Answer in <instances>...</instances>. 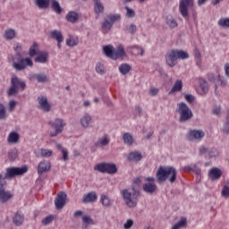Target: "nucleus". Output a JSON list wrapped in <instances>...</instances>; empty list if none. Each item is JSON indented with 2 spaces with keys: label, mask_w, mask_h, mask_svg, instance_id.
Returning <instances> with one entry per match:
<instances>
[{
  "label": "nucleus",
  "mask_w": 229,
  "mask_h": 229,
  "mask_svg": "<svg viewBox=\"0 0 229 229\" xmlns=\"http://www.w3.org/2000/svg\"><path fill=\"white\" fill-rule=\"evenodd\" d=\"M176 60H178L176 49H172L166 53L165 62L169 67H174V65L177 64Z\"/></svg>",
  "instance_id": "4468645a"
},
{
  "label": "nucleus",
  "mask_w": 229,
  "mask_h": 229,
  "mask_svg": "<svg viewBox=\"0 0 229 229\" xmlns=\"http://www.w3.org/2000/svg\"><path fill=\"white\" fill-rule=\"evenodd\" d=\"M148 94L149 96H157V94H158V89L157 88H150V89L148 90Z\"/></svg>",
  "instance_id": "e2e57ef3"
},
{
  "label": "nucleus",
  "mask_w": 229,
  "mask_h": 229,
  "mask_svg": "<svg viewBox=\"0 0 229 229\" xmlns=\"http://www.w3.org/2000/svg\"><path fill=\"white\" fill-rule=\"evenodd\" d=\"M28 79L30 81H38V83H47V81H49V76L45 72L30 73Z\"/></svg>",
  "instance_id": "f8f14e48"
},
{
  "label": "nucleus",
  "mask_w": 229,
  "mask_h": 229,
  "mask_svg": "<svg viewBox=\"0 0 229 229\" xmlns=\"http://www.w3.org/2000/svg\"><path fill=\"white\" fill-rule=\"evenodd\" d=\"M7 157L10 162H15L17 157H19V150L17 148H12L8 151Z\"/></svg>",
  "instance_id": "72a5a7b5"
},
{
  "label": "nucleus",
  "mask_w": 229,
  "mask_h": 229,
  "mask_svg": "<svg viewBox=\"0 0 229 229\" xmlns=\"http://www.w3.org/2000/svg\"><path fill=\"white\" fill-rule=\"evenodd\" d=\"M176 52L178 60H187V58H189V53L178 49H176Z\"/></svg>",
  "instance_id": "a18cd8bd"
},
{
  "label": "nucleus",
  "mask_w": 229,
  "mask_h": 229,
  "mask_svg": "<svg viewBox=\"0 0 229 229\" xmlns=\"http://www.w3.org/2000/svg\"><path fill=\"white\" fill-rule=\"evenodd\" d=\"M81 126L82 128H92V123L94 120H92V116L89 114H85L80 120Z\"/></svg>",
  "instance_id": "aec40b11"
},
{
  "label": "nucleus",
  "mask_w": 229,
  "mask_h": 229,
  "mask_svg": "<svg viewBox=\"0 0 229 229\" xmlns=\"http://www.w3.org/2000/svg\"><path fill=\"white\" fill-rule=\"evenodd\" d=\"M142 180H144L142 176L134 178L131 191L123 189L120 191L129 208H135L137 207L139 198H140V183H142Z\"/></svg>",
  "instance_id": "f257e3e1"
},
{
  "label": "nucleus",
  "mask_w": 229,
  "mask_h": 229,
  "mask_svg": "<svg viewBox=\"0 0 229 229\" xmlns=\"http://www.w3.org/2000/svg\"><path fill=\"white\" fill-rule=\"evenodd\" d=\"M117 21H121V14L107 15L101 24V30L103 31V33H108V31L112 30V26H114V23L117 22Z\"/></svg>",
  "instance_id": "6e6552de"
},
{
  "label": "nucleus",
  "mask_w": 229,
  "mask_h": 229,
  "mask_svg": "<svg viewBox=\"0 0 229 229\" xmlns=\"http://www.w3.org/2000/svg\"><path fill=\"white\" fill-rule=\"evenodd\" d=\"M184 99L187 101V103H194L195 98L192 95L186 94L184 96Z\"/></svg>",
  "instance_id": "052dcab7"
},
{
  "label": "nucleus",
  "mask_w": 229,
  "mask_h": 229,
  "mask_svg": "<svg viewBox=\"0 0 229 229\" xmlns=\"http://www.w3.org/2000/svg\"><path fill=\"white\" fill-rule=\"evenodd\" d=\"M104 55L107 56V58H111V60H117V58H123V56H126V52H124V47L123 45L117 47V49L114 48L112 45H106L103 47Z\"/></svg>",
  "instance_id": "39448f33"
},
{
  "label": "nucleus",
  "mask_w": 229,
  "mask_h": 229,
  "mask_svg": "<svg viewBox=\"0 0 229 229\" xmlns=\"http://www.w3.org/2000/svg\"><path fill=\"white\" fill-rule=\"evenodd\" d=\"M217 155H218L217 149L216 148H210V150L208 151V156L210 157V158H216Z\"/></svg>",
  "instance_id": "13d9d810"
},
{
  "label": "nucleus",
  "mask_w": 229,
  "mask_h": 229,
  "mask_svg": "<svg viewBox=\"0 0 229 229\" xmlns=\"http://www.w3.org/2000/svg\"><path fill=\"white\" fill-rule=\"evenodd\" d=\"M135 112H136V114H138V115H141L142 114V107L140 106H137L135 107Z\"/></svg>",
  "instance_id": "774afa93"
},
{
  "label": "nucleus",
  "mask_w": 229,
  "mask_h": 229,
  "mask_svg": "<svg viewBox=\"0 0 229 229\" xmlns=\"http://www.w3.org/2000/svg\"><path fill=\"white\" fill-rule=\"evenodd\" d=\"M194 6V0H181L179 4V12L183 19L189 20V8Z\"/></svg>",
  "instance_id": "9b49d317"
},
{
  "label": "nucleus",
  "mask_w": 229,
  "mask_h": 229,
  "mask_svg": "<svg viewBox=\"0 0 229 229\" xmlns=\"http://www.w3.org/2000/svg\"><path fill=\"white\" fill-rule=\"evenodd\" d=\"M165 22L171 30L178 28V21H176V19H174V17H173V15L166 16Z\"/></svg>",
  "instance_id": "7c9ffc66"
},
{
  "label": "nucleus",
  "mask_w": 229,
  "mask_h": 229,
  "mask_svg": "<svg viewBox=\"0 0 229 229\" xmlns=\"http://www.w3.org/2000/svg\"><path fill=\"white\" fill-rule=\"evenodd\" d=\"M129 162H140L142 160V154L139 150L132 151L127 156Z\"/></svg>",
  "instance_id": "4be33fe9"
},
{
  "label": "nucleus",
  "mask_w": 229,
  "mask_h": 229,
  "mask_svg": "<svg viewBox=\"0 0 229 229\" xmlns=\"http://www.w3.org/2000/svg\"><path fill=\"white\" fill-rule=\"evenodd\" d=\"M187 227V218L182 217L180 221H178L172 229H182Z\"/></svg>",
  "instance_id": "c9c22d12"
},
{
  "label": "nucleus",
  "mask_w": 229,
  "mask_h": 229,
  "mask_svg": "<svg viewBox=\"0 0 229 229\" xmlns=\"http://www.w3.org/2000/svg\"><path fill=\"white\" fill-rule=\"evenodd\" d=\"M176 114L180 115L179 122L180 123H187L191 121L192 117H194V114H192V110L185 104V102H181L177 104V107L175 109Z\"/></svg>",
  "instance_id": "423d86ee"
},
{
  "label": "nucleus",
  "mask_w": 229,
  "mask_h": 229,
  "mask_svg": "<svg viewBox=\"0 0 229 229\" xmlns=\"http://www.w3.org/2000/svg\"><path fill=\"white\" fill-rule=\"evenodd\" d=\"M157 178L159 183H164L165 180H168L170 183H174L176 182V168L160 166L157 172Z\"/></svg>",
  "instance_id": "7ed1b4c3"
},
{
  "label": "nucleus",
  "mask_w": 229,
  "mask_h": 229,
  "mask_svg": "<svg viewBox=\"0 0 229 229\" xmlns=\"http://www.w3.org/2000/svg\"><path fill=\"white\" fill-rule=\"evenodd\" d=\"M199 86L203 94H207V92H208V82H207L205 79H199Z\"/></svg>",
  "instance_id": "c03bdc74"
},
{
  "label": "nucleus",
  "mask_w": 229,
  "mask_h": 229,
  "mask_svg": "<svg viewBox=\"0 0 229 229\" xmlns=\"http://www.w3.org/2000/svg\"><path fill=\"white\" fill-rule=\"evenodd\" d=\"M95 171L107 174H115L117 173V165L114 163H100L95 166Z\"/></svg>",
  "instance_id": "1a4fd4ad"
},
{
  "label": "nucleus",
  "mask_w": 229,
  "mask_h": 229,
  "mask_svg": "<svg viewBox=\"0 0 229 229\" xmlns=\"http://www.w3.org/2000/svg\"><path fill=\"white\" fill-rule=\"evenodd\" d=\"M182 171H194V173H196V174H201V169L199 167H198V165H196L195 164L193 165H190L187 166H184L182 168Z\"/></svg>",
  "instance_id": "f704fd0d"
},
{
  "label": "nucleus",
  "mask_w": 229,
  "mask_h": 229,
  "mask_svg": "<svg viewBox=\"0 0 229 229\" xmlns=\"http://www.w3.org/2000/svg\"><path fill=\"white\" fill-rule=\"evenodd\" d=\"M187 227V218L182 217L180 221H178L172 229H182Z\"/></svg>",
  "instance_id": "e433bc0d"
},
{
  "label": "nucleus",
  "mask_w": 229,
  "mask_h": 229,
  "mask_svg": "<svg viewBox=\"0 0 229 229\" xmlns=\"http://www.w3.org/2000/svg\"><path fill=\"white\" fill-rule=\"evenodd\" d=\"M223 132L225 133V135H228L229 133V123H227V122H225V124L223 128Z\"/></svg>",
  "instance_id": "69168bd1"
},
{
  "label": "nucleus",
  "mask_w": 229,
  "mask_h": 229,
  "mask_svg": "<svg viewBox=\"0 0 229 229\" xmlns=\"http://www.w3.org/2000/svg\"><path fill=\"white\" fill-rule=\"evenodd\" d=\"M19 139H21V135H19V132L12 131L7 137V142L9 144H17L19 142Z\"/></svg>",
  "instance_id": "bb28decb"
},
{
  "label": "nucleus",
  "mask_w": 229,
  "mask_h": 229,
  "mask_svg": "<svg viewBox=\"0 0 229 229\" xmlns=\"http://www.w3.org/2000/svg\"><path fill=\"white\" fill-rule=\"evenodd\" d=\"M35 62L38 64H46L47 62V53L38 54L35 58Z\"/></svg>",
  "instance_id": "a19ab883"
},
{
  "label": "nucleus",
  "mask_w": 229,
  "mask_h": 229,
  "mask_svg": "<svg viewBox=\"0 0 229 229\" xmlns=\"http://www.w3.org/2000/svg\"><path fill=\"white\" fill-rule=\"evenodd\" d=\"M98 199V195L94 191L85 194L82 198V203H94Z\"/></svg>",
  "instance_id": "393cba45"
},
{
  "label": "nucleus",
  "mask_w": 229,
  "mask_h": 229,
  "mask_svg": "<svg viewBox=\"0 0 229 229\" xmlns=\"http://www.w3.org/2000/svg\"><path fill=\"white\" fill-rule=\"evenodd\" d=\"M66 20L69 22H76L78 21V13L76 12H70L66 15Z\"/></svg>",
  "instance_id": "37998d69"
},
{
  "label": "nucleus",
  "mask_w": 229,
  "mask_h": 229,
  "mask_svg": "<svg viewBox=\"0 0 229 229\" xmlns=\"http://www.w3.org/2000/svg\"><path fill=\"white\" fill-rule=\"evenodd\" d=\"M182 87H183V83L182 82V81L177 80V81L174 82V84L172 89L170 90V93H173V92H180V90H182Z\"/></svg>",
  "instance_id": "79ce46f5"
},
{
  "label": "nucleus",
  "mask_w": 229,
  "mask_h": 229,
  "mask_svg": "<svg viewBox=\"0 0 229 229\" xmlns=\"http://www.w3.org/2000/svg\"><path fill=\"white\" fill-rule=\"evenodd\" d=\"M96 225V222H94V219L89 216H82V228L83 229H89V226Z\"/></svg>",
  "instance_id": "c756f323"
},
{
  "label": "nucleus",
  "mask_w": 229,
  "mask_h": 229,
  "mask_svg": "<svg viewBox=\"0 0 229 229\" xmlns=\"http://www.w3.org/2000/svg\"><path fill=\"white\" fill-rule=\"evenodd\" d=\"M130 71H131V66H130V64H123L119 66V72L123 76L128 74V72H130Z\"/></svg>",
  "instance_id": "ea45409f"
},
{
  "label": "nucleus",
  "mask_w": 229,
  "mask_h": 229,
  "mask_svg": "<svg viewBox=\"0 0 229 229\" xmlns=\"http://www.w3.org/2000/svg\"><path fill=\"white\" fill-rule=\"evenodd\" d=\"M221 196L222 198H225V199H228L229 198V186L224 185L221 191Z\"/></svg>",
  "instance_id": "8fccbe9b"
},
{
  "label": "nucleus",
  "mask_w": 229,
  "mask_h": 229,
  "mask_svg": "<svg viewBox=\"0 0 229 229\" xmlns=\"http://www.w3.org/2000/svg\"><path fill=\"white\" fill-rule=\"evenodd\" d=\"M13 222L15 226H22V223H24V214L21 211L16 212L13 218Z\"/></svg>",
  "instance_id": "5701e85b"
},
{
  "label": "nucleus",
  "mask_w": 229,
  "mask_h": 229,
  "mask_svg": "<svg viewBox=\"0 0 229 229\" xmlns=\"http://www.w3.org/2000/svg\"><path fill=\"white\" fill-rule=\"evenodd\" d=\"M127 31L131 35H135V33L137 32V25L131 24L129 27H127Z\"/></svg>",
  "instance_id": "6e6d98bb"
},
{
  "label": "nucleus",
  "mask_w": 229,
  "mask_h": 229,
  "mask_svg": "<svg viewBox=\"0 0 229 229\" xmlns=\"http://www.w3.org/2000/svg\"><path fill=\"white\" fill-rule=\"evenodd\" d=\"M20 89L21 90H26V82L21 81L17 75H13L11 79V86L7 89V96L9 98L17 96Z\"/></svg>",
  "instance_id": "0eeeda50"
},
{
  "label": "nucleus",
  "mask_w": 229,
  "mask_h": 229,
  "mask_svg": "<svg viewBox=\"0 0 229 229\" xmlns=\"http://www.w3.org/2000/svg\"><path fill=\"white\" fill-rule=\"evenodd\" d=\"M61 153L63 155V160L64 161L69 160V152H67L66 149H62Z\"/></svg>",
  "instance_id": "680f3d73"
},
{
  "label": "nucleus",
  "mask_w": 229,
  "mask_h": 229,
  "mask_svg": "<svg viewBox=\"0 0 229 229\" xmlns=\"http://www.w3.org/2000/svg\"><path fill=\"white\" fill-rule=\"evenodd\" d=\"M4 185H6V182L0 181V202L6 203L12 199V193L4 191Z\"/></svg>",
  "instance_id": "2eb2a0df"
},
{
  "label": "nucleus",
  "mask_w": 229,
  "mask_h": 229,
  "mask_svg": "<svg viewBox=\"0 0 229 229\" xmlns=\"http://www.w3.org/2000/svg\"><path fill=\"white\" fill-rule=\"evenodd\" d=\"M48 124L55 130L50 131V137H57L60 135V133L64 131V128L65 126L64 119L62 118H56L55 121H50L48 122Z\"/></svg>",
  "instance_id": "9d476101"
},
{
  "label": "nucleus",
  "mask_w": 229,
  "mask_h": 229,
  "mask_svg": "<svg viewBox=\"0 0 229 229\" xmlns=\"http://www.w3.org/2000/svg\"><path fill=\"white\" fill-rule=\"evenodd\" d=\"M34 3L39 10H47L49 8V3L51 0H34Z\"/></svg>",
  "instance_id": "c85d7f7f"
},
{
  "label": "nucleus",
  "mask_w": 229,
  "mask_h": 229,
  "mask_svg": "<svg viewBox=\"0 0 229 229\" xmlns=\"http://www.w3.org/2000/svg\"><path fill=\"white\" fill-rule=\"evenodd\" d=\"M205 137V132L201 130H191L186 134V140L189 142H192V140H201Z\"/></svg>",
  "instance_id": "ddd939ff"
},
{
  "label": "nucleus",
  "mask_w": 229,
  "mask_h": 229,
  "mask_svg": "<svg viewBox=\"0 0 229 229\" xmlns=\"http://www.w3.org/2000/svg\"><path fill=\"white\" fill-rule=\"evenodd\" d=\"M95 69L98 74L103 75L106 72V69L105 68V65L101 63H98Z\"/></svg>",
  "instance_id": "49530a36"
},
{
  "label": "nucleus",
  "mask_w": 229,
  "mask_h": 229,
  "mask_svg": "<svg viewBox=\"0 0 229 229\" xmlns=\"http://www.w3.org/2000/svg\"><path fill=\"white\" fill-rule=\"evenodd\" d=\"M208 81H211L212 83H214V81H216V75H214V73H208Z\"/></svg>",
  "instance_id": "0e129e2a"
},
{
  "label": "nucleus",
  "mask_w": 229,
  "mask_h": 229,
  "mask_svg": "<svg viewBox=\"0 0 229 229\" xmlns=\"http://www.w3.org/2000/svg\"><path fill=\"white\" fill-rule=\"evenodd\" d=\"M28 173V166L24 165L22 167H15L11 166L6 168L5 174H0V182H6L5 180H12V178H15V176H22Z\"/></svg>",
  "instance_id": "20e7f679"
},
{
  "label": "nucleus",
  "mask_w": 229,
  "mask_h": 229,
  "mask_svg": "<svg viewBox=\"0 0 229 229\" xmlns=\"http://www.w3.org/2000/svg\"><path fill=\"white\" fill-rule=\"evenodd\" d=\"M51 169V163L49 161H41L38 165V174L42 175Z\"/></svg>",
  "instance_id": "412c9836"
},
{
  "label": "nucleus",
  "mask_w": 229,
  "mask_h": 229,
  "mask_svg": "<svg viewBox=\"0 0 229 229\" xmlns=\"http://www.w3.org/2000/svg\"><path fill=\"white\" fill-rule=\"evenodd\" d=\"M51 38H54V40H56V42H64V35L62 34V31L58 30H55L50 33Z\"/></svg>",
  "instance_id": "2f4dec72"
},
{
  "label": "nucleus",
  "mask_w": 229,
  "mask_h": 229,
  "mask_svg": "<svg viewBox=\"0 0 229 229\" xmlns=\"http://www.w3.org/2000/svg\"><path fill=\"white\" fill-rule=\"evenodd\" d=\"M125 10H126V17L128 19H131V18L135 17V11H133V9H131L128 6H125Z\"/></svg>",
  "instance_id": "5fc2aeb1"
},
{
  "label": "nucleus",
  "mask_w": 229,
  "mask_h": 229,
  "mask_svg": "<svg viewBox=\"0 0 229 229\" xmlns=\"http://www.w3.org/2000/svg\"><path fill=\"white\" fill-rule=\"evenodd\" d=\"M122 140H123V144H125V146H131L135 142L133 135L130 132H124L122 136Z\"/></svg>",
  "instance_id": "b1692460"
},
{
  "label": "nucleus",
  "mask_w": 229,
  "mask_h": 229,
  "mask_svg": "<svg viewBox=\"0 0 229 229\" xmlns=\"http://www.w3.org/2000/svg\"><path fill=\"white\" fill-rule=\"evenodd\" d=\"M15 30L7 29L4 33V38H5V40H13V38H15Z\"/></svg>",
  "instance_id": "473e14b6"
},
{
  "label": "nucleus",
  "mask_w": 229,
  "mask_h": 229,
  "mask_svg": "<svg viewBox=\"0 0 229 229\" xmlns=\"http://www.w3.org/2000/svg\"><path fill=\"white\" fill-rule=\"evenodd\" d=\"M66 46L69 47H74V46H78V39L76 38H67L66 39Z\"/></svg>",
  "instance_id": "603ef678"
},
{
  "label": "nucleus",
  "mask_w": 229,
  "mask_h": 229,
  "mask_svg": "<svg viewBox=\"0 0 229 229\" xmlns=\"http://www.w3.org/2000/svg\"><path fill=\"white\" fill-rule=\"evenodd\" d=\"M8 115L6 114V107L0 103V121H4Z\"/></svg>",
  "instance_id": "de8ad7c7"
},
{
  "label": "nucleus",
  "mask_w": 229,
  "mask_h": 229,
  "mask_svg": "<svg viewBox=\"0 0 229 229\" xmlns=\"http://www.w3.org/2000/svg\"><path fill=\"white\" fill-rule=\"evenodd\" d=\"M54 219H55V216L53 215H50L42 220V225H44L45 226H47V225H50V223H53Z\"/></svg>",
  "instance_id": "864d4df0"
},
{
  "label": "nucleus",
  "mask_w": 229,
  "mask_h": 229,
  "mask_svg": "<svg viewBox=\"0 0 229 229\" xmlns=\"http://www.w3.org/2000/svg\"><path fill=\"white\" fill-rule=\"evenodd\" d=\"M16 105H17V102H15V100H10V102H9L10 110H13V108H15Z\"/></svg>",
  "instance_id": "338daca9"
},
{
  "label": "nucleus",
  "mask_w": 229,
  "mask_h": 229,
  "mask_svg": "<svg viewBox=\"0 0 229 229\" xmlns=\"http://www.w3.org/2000/svg\"><path fill=\"white\" fill-rule=\"evenodd\" d=\"M219 26L221 28H229V18H222L218 21Z\"/></svg>",
  "instance_id": "3c124183"
},
{
  "label": "nucleus",
  "mask_w": 229,
  "mask_h": 229,
  "mask_svg": "<svg viewBox=\"0 0 229 229\" xmlns=\"http://www.w3.org/2000/svg\"><path fill=\"white\" fill-rule=\"evenodd\" d=\"M38 103L39 108L43 110V112H50L51 105L47 101V97H44V96L38 97Z\"/></svg>",
  "instance_id": "f3484780"
},
{
  "label": "nucleus",
  "mask_w": 229,
  "mask_h": 229,
  "mask_svg": "<svg viewBox=\"0 0 229 229\" xmlns=\"http://www.w3.org/2000/svg\"><path fill=\"white\" fill-rule=\"evenodd\" d=\"M100 201L104 207H112L114 201H112L108 196L102 194L100 198Z\"/></svg>",
  "instance_id": "4c0bfd02"
},
{
  "label": "nucleus",
  "mask_w": 229,
  "mask_h": 229,
  "mask_svg": "<svg viewBox=\"0 0 229 229\" xmlns=\"http://www.w3.org/2000/svg\"><path fill=\"white\" fill-rule=\"evenodd\" d=\"M29 55L30 56H37V55H38V43H33V45L29 48Z\"/></svg>",
  "instance_id": "58836bf2"
},
{
  "label": "nucleus",
  "mask_w": 229,
  "mask_h": 229,
  "mask_svg": "<svg viewBox=\"0 0 229 229\" xmlns=\"http://www.w3.org/2000/svg\"><path fill=\"white\" fill-rule=\"evenodd\" d=\"M52 10L57 13H62V7L56 0L52 1Z\"/></svg>",
  "instance_id": "09e8293b"
},
{
  "label": "nucleus",
  "mask_w": 229,
  "mask_h": 229,
  "mask_svg": "<svg viewBox=\"0 0 229 229\" xmlns=\"http://www.w3.org/2000/svg\"><path fill=\"white\" fill-rule=\"evenodd\" d=\"M133 226V220L128 219L126 223L123 225L124 229H130Z\"/></svg>",
  "instance_id": "bf43d9fd"
},
{
  "label": "nucleus",
  "mask_w": 229,
  "mask_h": 229,
  "mask_svg": "<svg viewBox=\"0 0 229 229\" xmlns=\"http://www.w3.org/2000/svg\"><path fill=\"white\" fill-rule=\"evenodd\" d=\"M110 144V139H108V136H103L102 138H99L96 143V148H105V146H108Z\"/></svg>",
  "instance_id": "cd10ccee"
},
{
  "label": "nucleus",
  "mask_w": 229,
  "mask_h": 229,
  "mask_svg": "<svg viewBox=\"0 0 229 229\" xmlns=\"http://www.w3.org/2000/svg\"><path fill=\"white\" fill-rule=\"evenodd\" d=\"M51 155H53L52 150H47V149H45V148H41V156L42 157H51Z\"/></svg>",
  "instance_id": "4d7b16f0"
},
{
  "label": "nucleus",
  "mask_w": 229,
  "mask_h": 229,
  "mask_svg": "<svg viewBox=\"0 0 229 229\" xmlns=\"http://www.w3.org/2000/svg\"><path fill=\"white\" fill-rule=\"evenodd\" d=\"M15 55L9 57V62L13 63V67L18 72H21L26 69V67H33V60L30 57H22V47L17 44L14 47Z\"/></svg>",
  "instance_id": "f03ea898"
},
{
  "label": "nucleus",
  "mask_w": 229,
  "mask_h": 229,
  "mask_svg": "<svg viewBox=\"0 0 229 229\" xmlns=\"http://www.w3.org/2000/svg\"><path fill=\"white\" fill-rule=\"evenodd\" d=\"M66 199H67L66 192L61 191L57 194V197L55 198V205L57 210L64 208V207L65 206Z\"/></svg>",
  "instance_id": "dca6fc26"
},
{
  "label": "nucleus",
  "mask_w": 229,
  "mask_h": 229,
  "mask_svg": "<svg viewBox=\"0 0 229 229\" xmlns=\"http://www.w3.org/2000/svg\"><path fill=\"white\" fill-rule=\"evenodd\" d=\"M94 1V12H95V18L99 19V15L101 13H105V5L101 3V0H93Z\"/></svg>",
  "instance_id": "6ab92c4d"
},
{
  "label": "nucleus",
  "mask_w": 229,
  "mask_h": 229,
  "mask_svg": "<svg viewBox=\"0 0 229 229\" xmlns=\"http://www.w3.org/2000/svg\"><path fill=\"white\" fill-rule=\"evenodd\" d=\"M142 189L147 194H154V192L157 191V184L154 182L145 183L143 184Z\"/></svg>",
  "instance_id": "a878e982"
},
{
  "label": "nucleus",
  "mask_w": 229,
  "mask_h": 229,
  "mask_svg": "<svg viewBox=\"0 0 229 229\" xmlns=\"http://www.w3.org/2000/svg\"><path fill=\"white\" fill-rule=\"evenodd\" d=\"M208 176L211 182H216V180H219L223 176V171L217 167L211 168Z\"/></svg>",
  "instance_id": "a211bd4d"
}]
</instances>
